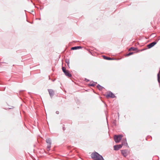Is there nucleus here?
<instances>
[{
	"label": "nucleus",
	"mask_w": 160,
	"mask_h": 160,
	"mask_svg": "<svg viewBox=\"0 0 160 160\" xmlns=\"http://www.w3.org/2000/svg\"><path fill=\"white\" fill-rule=\"evenodd\" d=\"M91 156L94 160H104L103 157L97 152L92 153Z\"/></svg>",
	"instance_id": "nucleus-1"
},
{
	"label": "nucleus",
	"mask_w": 160,
	"mask_h": 160,
	"mask_svg": "<svg viewBox=\"0 0 160 160\" xmlns=\"http://www.w3.org/2000/svg\"><path fill=\"white\" fill-rule=\"evenodd\" d=\"M122 135H115L114 137V138L115 142L116 143H118L120 142L122 138Z\"/></svg>",
	"instance_id": "nucleus-2"
},
{
	"label": "nucleus",
	"mask_w": 160,
	"mask_h": 160,
	"mask_svg": "<svg viewBox=\"0 0 160 160\" xmlns=\"http://www.w3.org/2000/svg\"><path fill=\"white\" fill-rule=\"evenodd\" d=\"M46 142L48 144L47 149V151H48L50 150L51 147V142L50 139L49 138H47L46 140Z\"/></svg>",
	"instance_id": "nucleus-3"
},
{
	"label": "nucleus",
	"mask_w": 160,
	"mask_h": 160,
	"mask_svg": "<svg viewBox=\"0 0 160 160\" xmlns=\"http://www.w3.org/2000/svg\"><path fill=\"white\" fill-rule=\"evenodd\" d=\"M106 97H110L113 98H114L115 96L111 92H110L106 95Z\"/></svg>",
	"instance_id": "nucleus-4"
},
{
	"label": "nucleus",
	"mask_w": 160,
	"mask_h": 160,
	"mask_svg": "<svg viewBox=\"0 0 160 160\" xmlns=\"http://www.w3.org/2000/svg\"><path fill=\"white\" fill-rule=\"evenodd\" d=\"M157 41L156 42H153L148 44L147 45V46L148 48H151L153 46L155 45L157 43Z\"/></svg>",
	"instance_id": "nucleus-5"
},
{
	"label": "nucleus",
	"mask_w": 160,
	"mask_h": 160,
	"mask_svg": "<svg viewBox=\"0 0 160 160\" xmlns=\"http://www.w3.org/2000/svg\"><path fill=\"white\" fill-rule=\"evenodd\" d=\"M48 90L49 92V94L51 97L52 98L54 94V91L53 90L51 89H48Z\"/></svg>",
	"instance_id": "nucleus-6"
},
{
	"label": "nucleus",
	"mask_w": 160,
	"mask_h": 160,
	"mask_svg": "<svg viewBox=\"0 0 160 160\" xmlns=\"http://www.w3.org/2000/svg\"><path fill=\"white\" fill-rule=\"evenodd\" d=\"M121 153L122 155L125 157H126L128 153V151L126 150L121 151Z\"/></svg>",
	"instance_id": "nucleus-7"
},
{
	"label": "nucleus",
	"mask_w": 160,
	"mask_h": 160,
	"mask_svg": "<svg viewBox=\"0 0 160 160\" xmlns=\"http://www.w3.org/2000/svg\"><path fill=\"white\" fill-rule=\"evenodd\" d=\"M125 143L127 144V143H126V140L125 139V140L122 141V144H119V145H118V147L119 148V149L121 148L123 144H125Z\"/></svg>",
	"instance_id": "nucleus-8"
},
{
	"label": "nucleus",
	"mask_w": 160,
	"mask_h": 160,
	"mask_svg": "<svg viewBox=\"0 0 160 160\" xmlns=\"http://www.w3.org/2000/svg\"><path fill=\"white\" fill-rule=\"evenodd\" d=\"M64 73L66 76L68 77H71L72 76L71 73L68 70H67Z\"/></svg>",
	"instance_id": "nucleus-9"
},
{
	"label": "nucleus",
	"mask_w": 160,
	"mask_h": 160,
	"mask_svg": "<svg viewBox=\"0 0 160 160\" xmlns=\"http://www.w3.org/2000/svg\"><path fill=\"white\" fill-rule=\"evenodd\" d=\"M82 48L80 46H77V47H72L71 48L72 50H77L78 49H79L80 48Z\"/></svg>",
	"instance_id": "nucleus-10"
},
{
	"label": "nucleus",
	"mask_w": 160,
	"mask_h": 160,
	"mask_svg": "<svg viewBox=\"0 0 160 160\" xmlns=\"http://www.w3.org/2000/svg\"><path fill=\"white\" fill-rule=\"evenodd\" d=\"M158 82L160 83V70L158 74Z\"/></svg>",
	"instance_id": "nucleus-11"
},
{
	"label": "nucleus",
	"mask_w": 160,
	"mask_h": 160,
	"mask_svg": "<svg viewBox=\"0 0 160 160\" xmlns=\"http://www.w3.org/2000/svg\"><path fill=\"white\" fill-rule=\"evenodd\" d=\"M137 50V48H133V47H131V48H130L129 49V51H130V50H132V51H136V50Z\"/></svg>",
	"instance_id": "nucleus-12"
},
{
	"label": "nucleus",
	"mask_w": 160,
	"mask_h": 160,
	"mask_svg": "<svg viewBox=\"0 0 160 160\" xmlns=\"http://www.w3.org/2000/svg\"><path fill=\"white\" fill-rule=\"evenodd\" d=\"M97 87L98 88V89L99 90H102L103 88L99 84L97 85Z\"/></svg>",
	"instance_id": "nucleus-13"
},
{
	"label": "nucleus",
	"mask_w": 160,
	"mask_h": 160,
	"mask_svg": "<svg viewBox=\"0 0 160 160\" xmlns=\"http://www.w3.org/2000/svg\"><path fill=\"white\" fill-rule=\"evenodd\" d=\"M114 150H118L119 149V148L118 145H115L114 146Z\"/></svg>",
	"instance_id": "nucleus-14"
},
{
	"label": "nucleus",
	"mask_w": 160,
	"mask_h": 160,
	"mask_svg": "<svg viewBox=\"0 0 160 160\" xmlns=\"http://www.w3.org/2000/svg\"><path fill=\"white\" fill-rule=\"evenodd\" d=\"M103 58L104 59H107V60H110L112 59L111 58H109V57H106L105 56H103Z\"/></svg>",
	"instance_id": "nucleus-15"
},
{
	"label": "nucleus",
	"mask_w": 160,
	"mask_h": 160,
	"mask_svg": "<svg viewBox=\"0 0 160 160\" xmlns=\"http://www.w3.org/2000/svg\"><path fill=\"white\" fill-rule=\"evenodd\" d=\"M62 70L64 72V73H65L67 70L66 69V68L64 67H62Z\"/></svg>",
	"instance_id": "nucleus-16"
},
{
	"label": "nucleus",
	"mask_w": 160,
	"mask_h": 160,
	"mask_svg": "<svg viewBox=\"0 0 160 160\" xmlns=\"http://www.w3.org/2000/svg\"><path fill=\"white\" fill-rule=\"evenodd\" d=\"M133 53H134V52H130L129 53H128V54H127L126 56H130V55L133 54Z\"/></svg>",
	"instance_id": "nucleus-17"
},
{
	"label": "nucleus",
	"mask_w": 160,
	"mask_h": 160,
	"mask_svg": "<svg viewBox=\"0 0 160 160\" xmlns=\"http://www.w3.org/2000/svg\"><path fill=\"white\" fill-rule=\"evenodd\" d=\"M96 83L94 82L92 84H90V86H95L96 84Z\"/></svg>",
	"instance_id": "nucleus-18"
},
{
	"label": "nucleus",
	"mask_w": 160,
	"mask_h": 160,
	"mask_svg": "<svg viewBox=\"0 0 160 160\" xmlns=\"http://www.w3.org/2000/svg\"><path fill=\"white\" fill-rule=\"evenodd\" d=\"M66 62L67 63L68 65V66L69 63V60H67L66 61Z\"/></svg>",
	"instance_id": "nucleus-19"
},
{
	"label": "nucleus",
	"mask_w": 160,
	"mask_h": 160,
	"mask_svg": "<svg viewBox=\"0 0 160 160\" xmlns=\"http://www.w3.org/2000/svg\"><path fill=\"white\" fill-rule=\"evenodd\" d=\"M56 113L57 114H59V111H57L56 112Z\"/></svg>",
	"instance_id": "nucleus-20"
},
{
	"label": "nucleus",
	"mask_w": 160,
	"mask_h": 160,
	"mask_svg": "<svg viewBox=\"0 0 160 160\" xmlns=\"http://www.w3.org/2000/svg\"><path fill=\"white\" fill-rule=\"evenodd\" d=\"M54 81H55V80H52V81L53 82H54Z\"/></svg>",
	"instance_id": "nucleus-21"
},
{
	"label": "nucleus",
	"mask_w": 160,
	"mask_h": 160,
	"mask_svg": "<svg viewBox=\"0 0 160 160\" xmlns=\"http://www.w3.org/2000/svg\"><path fill=\"white\" fill-rule=\"evenodd\" d=\"M143 49H142V50L141 51H143Z\"/></svg>",
	"instance_id": "nucleus-22"
}]
</instances>
